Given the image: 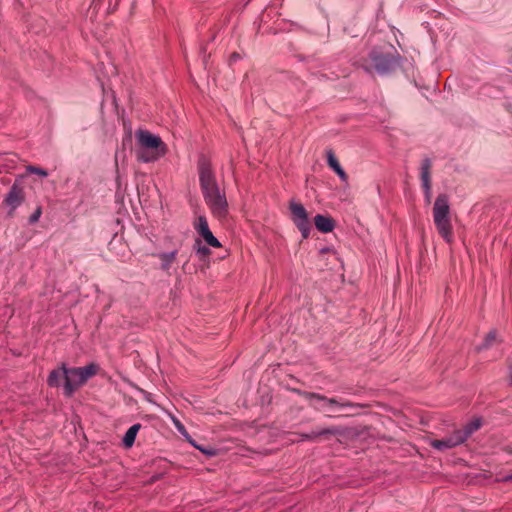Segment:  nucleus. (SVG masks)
Instances as JSON below:
<instances>
[{
    "mask_svg": "<svg viewBox=\"0 0 512 512\" xmlns=\"http://www.w3.org/2000/svg\"><path fill=\"white\" fill-rule=\"evenodd\" d=\"M40 216H41V210H40V209H37V210L35 211V213L30 217V221H31V222H36V221H38V219L40 218Z\"/></svg>",
    "mask_w": 512,
    "mask_h": 512,
    "instance_id": "nucleus-25",
    "label": "nucleus"
},
{
    "mask_svg": "<svg viewBox=\"0 0 512 512\" xmlns=\"http://www.w3.org/2000/svg\"><path fill=\"white\" fill-rule=\"evenodd\" d=\"M481 426V421L479 419H475L471 421L469 424L466 425L465 429L463 431H460L463 436H465V440L469 435H471L474 431L479 429Z\"/></svg>",
    "mask_w": 512,
    "mask_h": 512,
    "instance_id": "nucleus-18",
    "label": "nucleus"
},
{
    "mask_svg": "<svg viewBox=\"0 0 512 512\" xmlns=\"http://www.w3.org/2000/svg\"><path fill=\"white\" fill-rule=\"evenodd\" d=\"M422 186L426 192L430 191V176L427 168H424L421 173Z\"/></svg>",
    "mask_w": 512,
    "mask_h": 512,
    "instance_id": "nucleus-21",
    "label": "nucleus"
},
{
    "mask_svg": "<svg viewBox=\"0 0 512 512\" xmlns=\"http://www.w3.org/2000/svg\"><path fill=\"white\" fill-rule=\"evenodd\" d=\"M394 59L383 51L371 52L369 58L364 63V68L368 71L375 70L379 73L387 72L392 68Z\"/></svg>",
    "mask_w": 512,
    "mask_h": 512,
    "instance_id": "nucleus-6",
    "label": "nucleus"
},
{
    "mask_svg": "<svg viewBox=\"0 0 512 512\" xmlns=\"http://www.w3.org/2000/svg\"><path fill=\"white\" fill-rule=\"evenodd\" d=\"M327 162L331 169L334 170V172L339 176V178L346 182L347 181V174L340 166L337 158L335 157L334 153L332 151L327 152Z\"/></svg>",
    "mask_w": 512,
    "mask_h": 512,
    "instance_id": "nucleus-12",
    "label": "nucleus"
},
{
    "mask_svg": "<svg viewBox=\"0 0 512 512\" xmlns=\"http://www.w3.org/2000/svg\"><path fill=\"white\" fill-rule=\"evenodd\" d=\"M195 228L201 236L210 231L207 220L204 217L198 218Z\"/></svg>",
    "mask_w": 512,
    "mask_h": 512,
    "instance_id": "nucleus-19",
    "label": "nucleus"
},
{
    "mask_svg": "<svg viewBox=\"0 0 512 512\" xmlns=\"http://www.w3.org/2000/svg\"><path fill=\"white\" fill-rule=\"evenodd\" d=\"M28 171L30 173H34V174H37L39 176H42V177H46L48 175L47 171L44 170V169H41V168H37V167H28Z\"/></svg>",
    "mask_w": 512,
    "mask_h": 512,
    "instance_id": "nucleus-24",
    "label": "nucleus"
},
{
    "mask_svg": "<svg viewBox=\"0 0 512 512\" xmlns=\"http://www.w3.org/2000/svg\"><path fill=\"white\" fill-rule=\"evenodd\" d=\"M310 401L316 409L323 412L332 413L336 411L337 403L333 399H326L318 395H313Z\"/></svg>",
    "mask_w": 512,
    "mask_h": 512,
    "instance_id": "nucleus-10",
    "label": "nucleus"
},
{
    "mask_svg": "<svg viewBox=\"0 0 512 512\" xmlns=\"http://www.w3.org/2000/svg\"><path fill=\"white\" fill-rule=\"evenodd\" d=\"M200 183L204 192L218 188L214 174L209 165H202L200 168Z\"/></svg>",
    "mask_w": 512,
    "mask_h": 512,
    "instance_id": "nucleus-9",
    "label": "nucleus"
},
{
    "mask_svg": "<svg viewBox=\"0 0 512 512\" xmlns=\"http://www.w3.org/2000/svg\"><path fill=\"white\" fill-rule=\"evenodd\" d=\"M172 422L177 431L187 440L191 445H195V441L191 438L184 425L175 417H172Z\"/></svg>",
    "mask_w": 512,
    "mask_h": 512,
    "instance_id": "nucleus-17",
    "label": "nucleus"
},
{
    "mask_svg": "<svg viewBox=\"0 0 512 512\" xmlns=\"http://www.w3.org/2000/svg\"><path fill=\"white\" fill-rule=\"evenodd\" d=\"M433 221L440 236L448 243L453 240L450 205L445 195H439L433 206Z\"/></svg>",
    "mask_w": 512,
    "mask_h": 512,
    "instance_id": "nucleus-2",
    "label": "nucleus"
},
{
    "mask_svg": "<svg viewBox=\"0 0 512 512\" xmlns=\"http://www.w3.org/2000/svg\"><path fill=\"white\" fill-rule=\"evenodd\" d=\"M119 1L120 0H95V6L108 13L117 7Z\"/></svg>",
    "mask_w": 512,
    "mask_h": 512,
    "instance_id": "nucleus-16",
    "label": "nucleus"
},
{
    "mask_svg": "<svg viewBox=\"0 0 512 512\" xmlns=\"http://www.w3.org/2000/svg\"><path fill=\"white\" fill-rule=\"evenodd\" d=\"M66 381V368L61 367L52 371L48 377V384L50 386H59L62 380Z\"/></svg>",
    "mask_w": 512,
    "mask_h": 512,
    "instance_id": "nucleus-14",
    "label": "nucleus"
},
{
    "mask_svg": "<svg viewBox=\"0 0 512 512\" xmlns=\"http://www.w3.org/2000/svg\"><path fill=\"white\" fill-rule=\"evenodd\" d=\"M97 370L98 367L95 364H89L83 368L66 369L65 394L70 396L77 388L94 376Z\"/></svg>",
    "mask_w": 512,
    "mask_h": 512,
    "instance_id": "nucleus-3",
    "label": "nucleus"
},
{
    "mask_svg": "<svg viewBox=\"0 0 512 512\" xmlns=\"http://www.w3.org/2000/svg\"><path fill=\"white\" fill-rule=\"evenodd\" d=\"M291 220L301 232L303 238H308L311 230L309 214L305 207L298 201L292 199L289 202Z\"/></svg>",
    "mask_w": 512,
    "mask_h": 512,
    "instance_id": "nucleus-4",
    "label": "nucleus"
},
{
    "mask_svg": "<svg viewBox=\"0 0 512 512\" xmlns=\"http://www.w3.org/2000/svg\"><path fill=\"white\" fill-rule=\"evenodd\" d=\"M316 228L323 233H329L334 229V221L328 216L318 214L314 217Z\"/></svg>",
    "mask_w": 512,
    "mask_h": 512,
    "instance_id": "nucleus-11",
    "label": "nucleus"
},
{
    "mask_svg": "<svg viewBox=\"0 0 512 512\" xmlns=\"http://www.w3.org/2000/svg\"><path fill=\"white\" fill-rule=\"evenodd\" d=\"M206 203L218 218H224L228 212V204L224 193L218 188L204 192Z\"/></svg>",
    "mask_w": 512,
    "mask_h": 512,
    "instance_id": "nucleus-5",
    "label": "nucleus"
},
{
    "mask_svg": "<svg viewBox=\"0 0 512 512\" xmlns=\"http://www.w3.org/2000/svg\"><path fill=\"white\" fill-rule=\"evenodd\" d=\"M197 252H198V253H201V254H203V255H206V254H208V253H209V250H208L206 247H200V246H199V247H198V249H197Z\"/></svg>",
    "mask_w": 512,
    "mask_h": 512,
    "instance_id": "nucleus-26",
    "label": "nucleus"
},
{
    "mask_svg": "<svg viewBox=\"0 0 512 512\" xmlns=\"http://www.w3.org/2000/svg\"><path fill=\"white\" fill-rule=\"evenodd\" d=\"M24 197L23 187L19 183L15 182L3 201V206L9 215H12L23 203Z\"/></svg>",
    "mask_w": 512,
    "mask_h": 512,
    "instance_id": "nucleus-7",
    "label": "nucleus"
},
{
    "mask_svg": "<svg viewBox=\"0 0 512 512\" xmlns=\"http://www.w3.org/2000/svg\"><path fill=\"white\" fill-rule=\"evenodd\" d=\"M203 239L205 240V242L212 246V247H215V248H218L221 246L220 242L218 241V239L212 234L211 231H208L206 232L205 234L202 235Z\"/></svg>",
    "mask_w": 512,
    "mask_h": 512,
    "instance_id": "nucleus-20",
    "label": "nucleus"
},
{
    "mask_svg": "<svg viewBox=\"0 0 512 512\" xmlns=\"http://www.w3.org/2000/svg\"><path fill=\"white\" fill-rule=\"evenodd\" d=\"M139 429L140 424H134L127 430L123 438V443L126 447H131L133 445Z\"/></svg>",
    "mask_w": 512,
    "mask_h": 512,
    "instance_id": "nucleus-15",
    "label": "nucleus"
},
{
    "mask_svg": "<svg viewBox=\"0 0 512 512\" xmlns=\"http://www.w3.org/2000/svg\"><path fill=\"white\" fill-rule=\"evenodd\" d=\"M134 151L139 161L150 163L164 157L168 151V147L160 136L148 130L139 129L135 132Z\"/></svg>",
    "mask_w": 512,
    "mask_h": 512,
    "instance_id": "nucleus-1",
    "label": "nucleus"
},
{
    "mask_svg": "<svg viewBox=\"0 0 512 512\" xmlns=\"http://www.w3.org/2000/svg\"><path fill=\"white\" fill-rule=\"evenodd\" d=\"M465 441V436L460 431L455 432L451 436L441 439V440H432L430 442L431 446L437 450L444 451L450 448H453Z\"/></svg>",
    "mask_w": 512,
    "mask_h": 512,
    "instance_id": "nucleus-8",
    "label": "nucleus"
},
{
    "mask_svg": "<svg viewBox=\"0 0 512 512\" xmlns=\"http://www.w3.org/2000/svg\"><path fill=\"white\" fill-rule=\"evenodd\" d=\"M193 447H195L196 449H198L199 451H201L203 454L207 455V456H214L216 455V450L212 447H203V446H200L198 445L196 442H195V445H192Z\"/></svg>",
    "mask_w": 512,
    "mask_h": 512,
    "instance_id": "nucleus-23",
    "label": "nucleus"
},
{
    "mask_svg": "<svg viewBox=\"0 0 512 512\" xmlns=\"http://www.w3.org/2000/svg\"><path fill=\"white\" fill-rule=\"evenodd\" d=\"M510 479H512V476L510 477Z\"/></svg>",
    "mask_w": 512,
    "mask_h": 512,
    "instance_id": "nucleus-28",
    "label": "nucleus"
},
{
    "mask_svg": "<svg viewBox=\"0 0 512 512\" xmlns=\"http://www.w3.org/2000/svg\"><path fill=\"white\" fill-rule=\"evenodd\" d=\"M425 197H426L427 202H430V199H431V190L429 191V193L425 191Z\"/></svg>",
    "mask_w": 512,
    "mask_h": 512,
    "instance_id": "nucleus-27",
    "label": "nucleus"
},
{
    "mask_svg": "<svg viewBox=\"0 0 512 512\" xmlns=\"http://www.w3.org/2000/svg\"><path fill=\"white\" fill-rule=\"evenodd\" d=\"M496 341H497V335H496V333H495V332H490V333L486 336V338H485V340H484V344L480 347V349L488 348V347L492 346V344H493L494 342H496Z\"/></svg>",
    "mask_w": 512,
    "mask_h": 512,
    "instance_id": "nucleus-22",
    "label": "nucleus"
},
{
    "mask_svg": "<svg viewBox=\"0 0 512 512\" xmlns=\"http://www.w3.org/2000/svg\"><path fill=\"white\" fill-rule=\"evenodd\" d=\"M177 250L171 252H161L158 254V258L161 262V267L164 270H169L172 264L176 260Z\"/></svg>",
    "mask_w": 512,
    "mask_h": 512,
    "instance_id": "nucleus-13",
    "label": "nucleus"
}]
</instances>
